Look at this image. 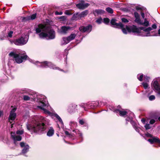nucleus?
Segmentation results:
<instances>
[{
	"label": "nucleus",
	"instance_id": "39",
	"mask_svg": "<svg viewBox=\"0 0 160 160\" xmlns=\"http://www.w3.org/2000/svg\"><path fill=\"white\" fill-rule=\"evenodd\" d=\"M142 85L145 89H147L148 88V85L147 83L146 82H143Z\"/></svg>",
	"mask_w": 160,
	"mask_h": 160
},
{
	"label": "nucleus",
	"instance_id": "4",
	"mask_svg": "<svg viewBox=\"0 0 160 160\" xmlns=\"http://www.w3.org/2000/svg\"><path fill=\"white\" fill-rule=\"evenodd\" d=\"M116 20L115 19L113 18L111 19L110 23L112 26L114 28L121 29L123 33L126 34H127L128 33L127 31H128V30L126 28H126H125L123 27L124 25L122 22H120L119 23H117L116 22Z\"/></svg>",
	"mask_w": 160,
	"mask_h": 160
},
{
	"label": "nucleus",
	"instance_id": "35",
	"mask_svg": "<svg viewBox=\"0 0 160 160\" xmlns=\"http://www.w3.org/2000/svg\"><path fill=\"white\" fill-rule=\"evenodd\" d=\"M104 22L106 24H108L110 20L108 18H105L103 19Z\"/></svg>",
	"mask_w": 160,
	"mask_h": 160
},
{
	"label": "nucleus",
	"instance_id": "5",
	"mask_svg": "<svg viewBox=\"0 0 160 160\" xmlns=\"http://www.w3.org/2000/svg\"><path fill=\"white\" fill-rule=\"evenodd\" d=\"M92 29V26L91 24H89L86 26H80L79 28V30L82 32H87L89 33L91 32Z\"/></svg>",
	"mask_w": 160,
	"mask_h": 160
},
{
	"label": "nucleus",
	"instance_id": "55",
	"mask_svg": "<svg viewBox=\"0 0 160 160\" xmlns=\"http://www.w3.org/2000/svg\"><path fill=\"white\" fill-rule=\"evenodd\" d=\"M78 132L79 133V138L82 140L83 138L82 134L80 132Z\"/></svg>",
	"mask_w": 160,
	"mask_h": 160
},
{
	"label": "nucleus",
	"instance_id": "13",
	"mask_svg": "<svg viewBox=\"0 0 160 160\" xmlns=\"http://www.w3.org/2000/svg\"><path fill=\"white\" fill-rule=\"evenodd\" d=\"M77 106V105L74 104H70L68 107V112L71 113L73 112L75 110Z\"/></svg>",
	"mask_w": 160,
	"mask_h": 160
},
{
	"label": "nucleus",
	"instance_id": "38",
	"mask_svg": "<svg viewBox=\"0 0 160 160\" xmlns=\"http://www.w3.org/2000/svg\"><path fill=\"white\" fill-rule=\"evenodd\" d=\"M145 136L147 137L150 138H152L153 136L152 135L149 133L148 132H147L146 133Z\"/></svg>",
	"mask_w": 160,
	"mask_h": 160
},
{
	"label": "nucleus",
	"instance_id": "30",
	"mask_svg": "<svg viewBox=\"0 0 160 160\" xmlns=\"http://www.w3.org/2000/svg\"><path fill=\"white\" fill-rule=\"evenodd\" d=\"M136 9L137 10H141V11H144V10H146V8H144V7H140L139 6H137L136 7Z\"/></svg>",
	"mask_w": 160,
	"mask_h": 160
},
{
	"label": "nucleus",
	"instance_id": "17",
	"mask_svg": "<svg viewBox=\"0 0 160 160\" xmlns=\"http://www.w3.org/2000/svg\"><path fill=\"white\" fill-rule=\"evenodd\" d=\"M54 131L52 127H51L47 132V135L48 137L52 136L54 134Z\"/></svg>",
	"mask_w": 160,
	"mask_h": 160
},
{
	"label": "nucleus",
	"instance_id": "37",
	"mask_svg": "<svg viewBox=\"0 0 160 160\" xmlns=\"http://www.w3.org/2000/svg\"><path fill=\"white\" fill-rule=\"evenodd\" d=\"M122 21L124 23H128L129 22V21L126 18H122L121 19Z\"/></svg>",
	"mask_w": 160,
	"mask_h": 160
},
{
	"label": "nucleus",
	"instance_id": "20",
	"mask_svg": "<svg viewBox=\"0 0 160 160\" xmlns=\"http://www.w3.org/2000/svg\"><path fill=\"white\" fill-rule=\"evenodd\" d=\"M88 13V10H85L82 12L81 13L79 14V17L81 18V17H84L85 16L87 15Z\"/></svg>",
	"mask_w": 160,
	"mask_h": 160
},
{
	"label": "nucleus",
	"instance_id": "49",
	"mask_svg": "<svg viewBox=\"0 0 160 160\" xmlns=\"http://www.w3.org/2000/svg\"><path fill=\"white\" fill-rule=\"evenodd\" d=\"M102 20V19L101 18H98L96 20V22L98 24H100L101 23Z\"/></svg>",
	"mask_w": 160,
	"mask_h": 160
},
{
	"label": "nucleus",
	"instance_id": "21",
	"mask_svg": "<svg viewBox=\"0 0 160 160\" xmlns=\"http://www.w3.org/2000/svg\"><path fill=\"white\" fill-rule=\"evenodd\" d=\"M22 150V152L23 153H25L27 152L29 149V146L28 145H26Z\"/></svg>",
	"mask_w": 160,
	"mask_h": 160
},
{
	"label": "nucleus",
	"instance_id": "45",
	"mask_svg": "<svg viewBox=\"0 0 160 160\" xmlns=\"http://www.w3.org/2000/svg\"><path fill=\"white\" fill-rule=\"evenodd\" d=\"M145 128L146 130H148L151 128V127L149 124H146L145 126Z\"/></svg>",
	"mask_w": 160,
	"mask_h": 160
},
{
	"label": "nucleus",
	"instance_id": "61",
	"mask_svg": "<svg viewBox=\"0 0 160 160\" xmlns=\"http://www.w3.org/2000/svg\"><path fill=\"white\" fill-rule=\"evenodd\" d=\"M120 111H121V110H119L118 109H117L115 110V112L117 113H119V114Z\"/></svg>",
	"mask_w": 160,
	"mask_h": 160
},
{
	"label": "nucleus",
	"instance_id": "18",
	"mask_svg": "<svg viewBox=\"0 0 160 160\" xmlns=\"http://www.w3.org/2000/svg\"><path fill=\"white\" fill-rule=\"evenodd\" d=\"M39 36L41 38H44L48 36V34L47 32H42L39 34Z\"/></svg>",
	"mask_w": 160,
	"mask_h": 160
},
{
	"label": "nucleus",
	"instance_id": "1",
	"mask_svg": "<svg viewBox=\"0 0 160 160\" xmlns=\"http://www.w3.org/2000/svg\"><path fill=\"white\" fill-rule=\"evenodd\" d=\"M126 28L127 29L128 32H132L133 33H140L141 32V30H143L145 32H147V34H150V31L152 30V28L156 29L157 26L155 24L152 25L151 27H148L146 28L144 27H141L139 28H137L136 25H132V26L126 25Z\"/></svg>",
	"mask_w": 160,
	"mask_h": 160
},
{
	"label": "nucleus",
	"instance_id": "12",
	"mask_svg": "<svg viewBox=\"0 0 160 160\" xmlns=\"http://www.w3.org/2000/svg\"><path fill=\"white\" fill-rule=\"evenodd\" d=\"M89 5L88 3H78L76 5V7L79 9L83 10L87 8Z\"/></svg>",
	"mask_w": 160,
	"mask_h": 160
},
{
	"label": "nucleus",
	"instance_id": "53",
	"mask_svg": "<svg viewBox=\"0 0 160 160\" xmlns=\"http://www.w3.org/2000/svg\"><path fill=\"white\" fill-rule=\"evenodd\" d=\"M20 144L21 147L22 148L24 147H25V146H26V145H25V143L23 142H20Z\"/></svg>",
	"mask_w": 160,
	"mask_h": 160
},
{
	"label": "nucleus",
	"instance_id": "41",
	"mask_svg": "<svg viewBox=\"0 0 160 160\" xmlns=\"http://www.w3.org/2000/svg\"><path fill=\"white\" fill-rule=\"evenodd\" d=\"M65 14L67 15H71L72 14V13L68 10H66L65 12Z\"/></svg>",
	"mask_w": 160,
	"mask_h": 160
},
{
	"label": "nucleus",
	"instance_id": "24",
	"mask_svg": "<svg viewBox=\"0 0 160 160\" xmlns=\"http://www.w3.org/2000/svg\"><path fill=\"white\" fill-rule=\"evenodd\" d=\"M128 114V112L126 111H120L119 115L123 117Z\"/></svg>",
	"mask_w": 160,
	"mask_h": 160
},
{
	"label": "nucleus",
	"instance_id": "8",
	"mask_svg": "<svg viewBox=\"0 0 160 160\" xmlns=\"http://www.w3.org/2000/svg\"><path fill=\"white\" fill-rule=\"evenodd\" d=\"M148 141L151 144H157L158 146L160 147V139L157 137L153 136L152 138L148 139Z\"/></svg>",
	"mask_w": 160,
	"mask_h": 160
},
{
	"label": "nucleus",
	"instance_id": "32",
	"mask_svg": "<svg viewBox=\"0 0 160 160\" xmlns=\"http://www.w3.org/2000/svg\"><path fill=\"white\" fill-rule=\"evenodd\" d=\"M135 22H137V23H139L140 24H141V23H142V22H141V19H140V17L138 18H136V19L135 20Z\"/></svg>",
	"mask_w": 160,
	"mask_h": 160
},
{
	"label": "nucleus",
	"instance_id": "36",
	"mask_svg": "<svg viewBox=\"0 0 160 160\" xmlns=\"http://www.w3.org/2000/svg\"><path fill=\"white\" fill-rule=\"evenodd\" d=\"M157 113H155L153 115V117L155 119L158 118V120L160 121V117H158V116H157Z\"/></svg>",
	"mask_w": 160,
	"mask_h": 160
},
{
	"label": "nucleus",
	"instance_id": "16",
	"mask_svg": "<svg viewBox=\"0 0 160 160\" xmlns=\"http://www.w3.org/2000/svg\"><path fill=\"white\" fill-rule=\"evenodd\" d=\"M154 88L157 91L160 90V87L157 81H155L153 84Z\"/></svg>",
	"mask_w": 160,
	"mask_h": 160
},
{
	"label": "nucleus",
	"instance_id": "40",
	"mask_svg": "<svg viewBox=\"0 0 160 160\" xmlns=\"http://www.w3.org/2000/svg\"><path fill=\"white\" fill-rule=\"evenodd\" d=\"M24 132L23 130H17L16 132V133L17 134L22 135L23 134Z\"/></svg>",
	"mask_w": 160,
	"mask_h": 160
},
{
	"label": "nucleus",
	"instance_id": "29",
	"mask_svg": "<svg viewBox=\"0 0 160 160\" xmlns=\"http://www.w3.org/2000/svg\"><path fill=\"white\" fill-rule=\"evenodd\" d=\"M55 117L58 120V121L61 123L63 124V122L62 121L61 118L58 115L56 114L55 115Z\"/></svg>",
	"mask_w": 160,
	"mask_h": 160
},
{
	"label": "nucleus",
	"instance_id": "27",
	"mask_svg": "<svg viewBox=\"0 0 160 160\" xmlns=\"http://www.w3.org/2000/svg\"><path fill=\"white\" fill-rule=\"evenodd\" d=\"M38 108L40 109H41L43 110L45 113L48 114L50 113V111L47 110L46 109L42 107L41 106H38Z\"/></svg>",
	"mask_w": 160,
	"mask_h": 160
},
{
	"label": "nucleus",
	"instance_id": "47",
	"mask_svg": "<svg viewBox=\"0 0 160 160\" xmlns=\"http://www.w3.org/2000/svg\"><path fill=\"white\" fill-rule=\"evenodd\" d=\"M13 33V32L12 31H10L8 33V36L10 38H11L12 36V34Z\"/></svg>",
	"mask_w": 160,
	"mask_h": 160
},
{
	"label": "nucleus",
	"instance_id": "26",
	"mask_svg": "<svg viewBox=\"0 0 160 160\" xmlns=\"http://www.w3.org/2000/svg\"><path fill=\"white\" fill-rule=\"evenodd\" d=\"M106 10L108 13H109L111 14H112L113 13V9L109 7H108L106 8Z\"/></svg>",
	"mask_w": 160,
	"mask_h": 160
},
{
	"label": "nucleus",
	"instance_id": "19",
	"mask_svg": "<svg viewBox=\"0 0 160 160\" xmlns=\"http://www.w3.org/2000/svg\"><path fill=\"white\" fill-rule=\"evenodd\" d=\"M17 116L16 113H10L8 118L9 120H11L12 121L14 120Z\"/></svg>",
	"mask_w": 160,
	"mask_h": 160
},
{
	"label": "nucleus",
	"instance_id": "31",
	"mask_svg": "<svg viewBox=\"0 0 160 160\" xmlns=\"http://www.w3.org/2000/svg\"><path fill=\"white\" fill-rule=\"evenodd\" d=\"M62 39L63 41L64 42L65 44H67L69 42L68 37L67 38L63 37Z\"/></svg>",
	"mask_w": 160,
	"mask_h": 160
},
{
	"label": "nucleus",
	"instance_id": "33",
	"mask_svg": "<svg viewBox=\"0 0 160 160\" xmlns=\"http://www.w3.org/2000/svg\"><path fill=\"white\" fill-rule=\"evenodd\" d=\"M30 97L27 95H24L23 97V99L25 101H28L30 100Z\"/></svg>",
	"mask_w": 160,
	"mask_h": 160
},
{
	"label": "nucleus",
	"instance_id": "22",
	"mask_svg": "<svg viewBox=\"0 0 160 160\" xmlns=\"http://www.w3.org/2000/svg\"><path fill=\"white\" fill-rule=\"evenodd\" d=\"M76 36V35L75 33L71 34L69 36H68V38L69 40V42L74 39Z\"/></svg>",
	"mask_w": 160,
	"mask_h": 160
},
{
	"label": "nucleus",
	"instance_id": "51",
	"mask_svg": "<svg viewBox=\"0 0 160 160\" xmlns=\"http://www.w3.org/2000/svg\"><path fill=\"white\" fill-rule=\"evenodd\" d=\"M79 123L81 125H83L84 123V122L82 119L80 120L79 121Z\"/></svg>",
	"mask_w": 160,
	"mask_h": 160
},
{
	"label": "nucleus",
	"instance_id": "23",
	"mask_svg": "<svg viewBox=\"0 0 160 160\" xmlns=\"http://www.w3.org/2000/svg\"><path fill=\"white\" fill-rule=\"evenodd\" d=\"M79 18V15H78V13L77 12V13H74L73 15L72 18V20H76L78 19Z\"/></svg>",
	"mask_w": 160,
	"mask_h": 160
},
{
	"label": "nucleus",
	"instance_id": "28",
	"mask_svg": "<svg viewBox=\"0 0 160 160\" xmlns=\"http://www.w3.org/2000/svg\"><path fill=\"white\" fill-rule=\"evenodd\" d=\"M95 12L98 14H101L103 13L104 12V11L102 10L98 9L96 10Z\"/></svg>",
	"mask_w": 160,
	"mask_h": 160
},
{
	"label": "nucleus",
	"instance_id": "48",
	"mask_svg": "<svg viewBox=\"0 0 160 160\" xmlns=\"http://www.w3.org/2000/svg\"><path fill=\"white\" fill-rule=\"evenodd\" d=\"M55 14L56 15H61L62 14V12L61 11L58 12V11H57L55 12Z\"/></svg>",
	"mask_w": 160,
	"mask_h": 160
},
{
	"label": "nucleus",
	"instance_id": "14",
	"mask_svg": "<svg viewBox=\"0 0 160 160\" xmlns=\"http://www.w3.org/2000/svg\"><path fill=\"white\" fill-rule=\"evenodd\" d=\"M37 14L36 13H35L34 14H33L30 17H24L22 19V20L23 21H27L29 20H34L36 17Z\"/></svg>",
	"mask_w": 160,
	"mask_h": 160
},
{
	"label": "nucleus",
	"instance_id": "59",
	"mask_svg": "<svg viewBox=\"0 0 160 160\" xmlns=\"http://www.w3.org/2000/svg\"><path fill=\"white\" fill-rule=\"evenodd\" d=\"M73 132H75L76 133V134L78 135H79V133L78 132H80L78 130H73Z\"/></svg>",
	"mask_w": 160,
	"mask_h": 160
},
{
	"label": "nucleus",
	"instance_id": "58",
	"mask_svg": "<svg viewBox=\"0 0 160 160\" xmlns=\"http://www.w3.org/2000/svg\"><path fill=\"white\" fill-rule=\"evenodd\" d=\"M53 69H59V70H60L61 71H63V72H64V71L63 70V69H59V68L58 67H53Z\"/></svg>",
	"mask_w": 160,
	"mask_h": 160
},
{
	"label": "nucleus",
	"instance_id": "25",
	"mask_svg": "<svg viewBox=\"0 0 160 160\" xmlns=\"http://www.w3.org/2000/svg\"><path fill=\"white\" fill-rule=\"evenodd\" d=\"M144 25L146 27H148L149 25V22L148 21L146 20V19H145V21L144 22L141 23V24Z\"/></svg>",
	"mask_w": 160,
	"mask_h": 160
},
{
	"label": "nucleus",
	"instance_id": "50",
	"mask_svg": "<svg viewBox=\"0 0 160 160\" xmlns=\"http://www.w3.org/2000/svg\"><path fill=\"white\" fill-rule=\"evenodd\" d=\"M16 110V108H14L13 109H12L10 111V113H15V112Z\"/></svg>",
	"mask_w": 160,
	"mask_h": 160
},
{
	"label": "nucleus",
	"instance_id": "62",
	"mask_svg": "<svg viewBox=\"0 0 160 160\" xmlns=\"http://www.w3.org/2000/svg\"><path fill=\"white\" fill-rule=\"evenodd\" d=\"M141 16H142V18H144V13L143 12H141Z\"/></svg>",
	"mask_w": 160,
	"mask_h": 160
},
{
	"label": "nucleus",
	"instance_id": "2",
	"mask_svg": "<svg viewBox=\"0 0 160 160\" xmlns=\"http://www.w3.org/2000/svg\"><path fill=\"white\" fill-rule=\"evenodd\" d=\"M27 128L31 132L39 134L43 133L46 129L47 126L44 123L39 122L35 125H27Z\"/></svg>",
	"mask_w": 160,
	"mask_h": 160
},
{
	"label": "nucleus",
	"instance_id": "57",
	"mask_svg": "<svg viewBox=\"0 0 160 160\" xmlns=\"http://www.w3.org/2000/svg\"><path fill=\"white\" fill-rule=\"evenodd\" d=\"M65 135L67 136H68L70 134V133L67 131H65Z\"/></svg>",
	"mask_w": 160,
	"mask_h": 160
},
{
	"label": "nucleus",
	"instance_id": "60",
	"mask_svg": "<svg viewBox=\"0 0 160 160\" xmlns=\"http://www.w3.org/2000/svg\"><path fill=\"white\" fill-rule=\"evenodd\" d=\"M134 128L135 129L136 131L137 132H139V131H140V130H139V128H138V127H136L135 128Z\"/></svg>",
	"mask_w": 160,
	"mask_h": 160
},
{
	"label": "nucleus",
	"instance_id": "52",
	"mask_svg": "<svg viewBox=\"0 0 160 160\" xmlns=\"http://www.w3.org/2000/svg\"><path fill=\"white\" fill-rule=\"evenodd\" d=\"M155 122V121L153 119L151 120L149 122V123L151 124H154Z\"/></svg>",
	"mask_w": 160,
	"mask_h": 160
},
{
	"label": "nucleus",
	"instance_id": "42",
	"mask_svg": "<svg viewBox=\"0 0 160 160\" xmlns=\"http://www.w3.org/2000/svg\"><path fill=\"white\" fill-rule=\"evenodd\" d=\"M143 77V74H142L140 75V76L139 77H138L137 78L140 81H142V78Z\"/></svg>",
	"mask_w": 160,
	"mask_h": 160
},
{
	"label": "nucleus",
	"instance_id": "9",
	"mask_svg": "<svg viewBox=\"0 0 160 160\" xmlns=\"http://www.w3.org/2000/svg\"><path fill=\"white\" fill-rule=\"evenodd\" d=\"M46 32L48 34V37L49 39H54L55 37V31L52 29H51L48 31L46 30Z\"/></svg>",
	"mask_w": 160,
	"mask_h": 160
},
{
	"label": "nucleus",
	"instance_id": "3",
	"mask_svg": "<svg viewBox=\"0 0 160 160\" xmlns=\"http://www.w3.org/2000/svg\"><path fill=\"white\" fill-rule=\"evenodd\" d=\"M9 55L13 57L15 59V62L18 63H22L23 61L26 60L28 58V56L25 53H16L14 52H11Z\"/></svg>",
	"mask_w": 160,
	"mask_h": 160
},
{
	"label": "nucleus",
	"instance_id": "15",
	"mask_svg": "<svg viewBox=\"0 0 160 160\" xmlns=\"http://www.w3.org/2000/svg\"><path fill=\"white\" fill-rule=\"evenodd\" d=\"M70 27L65 26H62L61 28V32L65 34L67 33V31L70 29Z\"/></svg>",
	"mask_w": 160,
	"mask_h": 160
},
{
	"label": "nucleus",
	"instance_id": "54",
	"mask_svg": "<svg viewBox=\"0 0 160 160\" xmlns=\"http://www.w3.org/2000/svg\"><path fill=\"white\" fill-rule=\"evenodd\" d=\"M121 9L122 10V11L124 12H128V9L126 8H122Z\"/></svg>",
	"mask_w": 160,
	"mask_h": 160
},
{
	"label": "nucleus",
	"instance_id": "44",
	"mask_svg": "<svg viewBox=\"0 0 160 160\" xmlns=\"http://www.w3.org/2000/svg\"><path fill=\"white\" fill-rule=\"evenodd\" d=\"M134 17L135 18H138L140 17V15L139 14L136 12H134Z\"/></svg>",
	"mask_w": 160,
	"mask_h": 160
},
{
	"label": "nucleus",
	"instance_id": "46",
	"mask_svg": "<svg viewBox=\"0 0 160 160\" xmlns=\"http://www.w3.org/2000/svg\"><path fill=\"white\" fill-rule=\"evenodd\" d=\"M131 123L132 124L134 128H136L137 127L136 123L134 121H131Z\"/></svg>",
	"mask_w": 160,
	"mask_h": 160
},
{
	"label": "nucleus",
	"instance_id": "56",
	"mask_svg": "<svg viewBox=\"0 0 160 160\" xmlns=\"http://www.w3.org/2000/svg\"><path fill=\"white\" fill-rule=\"evenodd\" d=\"M154 32V34H153L152 35H149V36H158V33H156V32ZM146 36H148V35H146Z\"/></svg>",
	"mask_w": 160,
	"mask_h": 160
},
{
	"label": "nucleus",
	"instance_id": "34",
	"mask_svg": "<svg viewBox=\"0 0 160 160\" xmlns=\"http://www.w3.org/2000/svg\"><path fill=\"white\" fill-rule=\"evenodd\" d=\"M39 104L40 105L39 106H41L43 108L46 106V104L42 101H40Z\"/></svg>",
	"mask_w": 160,
	"mask_h": 160
},
{
	"label": "nucleus",
	"instance_id": "64",
	"mask_svg": "<svg viewBox=\"0 0 160 160\" xmlns=\"http://www.w3.org/2000/svg\"><path fill=\"white\" fill-rule=\"evenodd\" d=\"M149 79V77H145V80L147 81H148Z\"/></svg>",
	"mask_w": 160,
	"mask_h": 160
},
{
	"label": "nucleus",
	"instance_id": "6",
	"mask_svg": "<svg viewBox=\"0 0 160 160\" xmlns=\"http://www.w3.org/2000/svg\"><path fill=\"white\" fill-rule=\"evenodd\" d=\"M27 42V41L22 37H21L13 41V43L17 45H22L25 44Z\"/></svg>",
	"mask_w": 160,
	"mask_h": 160
},
{
	"label": "nucleus",
	"instance_id": "11",
	"mask_svg": "<svg viewBox=\"0 0 160 160\" xmlns=\"http://www.w3.org/2000/svg\"><path fill=\"white\" fill-rule=\"evenodd\" d=\"M15 132H11V137L13 138L14 143L17 141H21L22 139V137L21 136L19 135L15 136Z\"/></svg>",
	"mask_w": 160,
	"mask_h": 160
},
{
	"label": "nucleus",
	"instance_id": "43",
	"mask_svg": "<svg viewBox=\"0 0 160 160\" xmlns=\"http://www.w3.org/2000/svg\"><path fill=\"white\" fill-rule=\"evenodd\" d=\"M155 97L154 95H152L149 96V100L150 101L154 100L155 99Z\"/></svg>",
	"mask_w": 160,
	"mask_h": 160
},
{
	"label": "nucleus",
	"instance_id": "7",
	"mask_svg": "<svg viewBox=\"0 0 160 160\" xmlns=\"http://www.w3.org/2000/svg\"><path fill=\"white\" fill-rule=\"evenodd\" d=\"M48 27L46 25L42 24H39L38 25V28L36 29V33L37 34L40 33L42 31L43 32L46 31Z\"/></svg>",
	"mask_w": 160,
	"mask_h": 160
},
{
	"label": "nucleus",
	"instance_id": "63",
	"mask_svg": "<svg viewBox=\"0 0 160 160\" xmlns=\"http://www.w3.org/2000/svg\"><path fill=\"white\" fill-rule=\"evenodd\" d=\"M74 134H70L68 137L70 138H72V137H74Z\"/></svg>",
	"mask_w": 160,
	"mask_h": 160
},
{
	"label": "nucleus",
	"instance_id": "10",
	"mask_svg": "<svg viewBox=\"0 0 160 160\" xmlns=\"http://www.w3.org/2000/svg\"><path fill=\"white\" fill-rule=\"evenodd\" d=\"M40 66L43 68H47L49 67L50 68H52L53 65L52 63L47 61H44L40 62Z\"/></svg>",
	"mask_w": 160,
	"mask_h": 160
}]
</instances>
